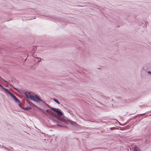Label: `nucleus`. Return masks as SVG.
<instances>
[{"label":"nucleus","instance_id":"f257e3e1","mask_svg":"<svg viewBox=\"0 0 151 151\" xmlns=\"http://www.w3.org/2000/svg\"><path fill=\"white\" fill-rule=\"evenodd\" d=\"M26 96L30 100L38 102L41 101V100L36 95L32 94L30 93L27 92L25 93Z\"/></svg>","mask_w":151,"mask_h":151},{"label":"nucleus","instance_id":"f03ea898","mask_svg":"<svg viewBox=\"0 0 151 151\" xmlns=\"http://www.w3.org/2000/svg\"><path fill=\"white\" fill-rule=\"evenodd\" d=\"M0 86L5 91L6 93H8L10 96L14 99V100L16 102H19V101L16 98V97L11 93L8 89L4 88L2 85L0 84Z\"/></svg>","mask_w":151,"mask_h":151},{"label":"nucleus","instance_id":"7ed1b4c3","mask_svg":"<svg viewBox=\"0 0 151 151\" xmlns=\"http://www.w3.org/2000/svg\"><path fill=\"white\" fill-rule=\"evenodd\" d=\"M53 111L57 113L58 116H61L63 115L62 112L58 109H56L52 107L50 108Z\"/></svg>","mask_w":151,"mask_h":151},{"label":"nucleus","instance_id":"20e7f679","mask_svg":"<svg viewBox=\"0 0 151 151\" xmlns=\"http://www.w3.org/2000/svg\"><path fill=\"white\" fill-rule=\"evenodd\" d=\"M37 47L35 46H34L33 47V48L32 50V52H35V51L36 50Z\"/></svg>","mask_w":151,"mask_h":151},{"label":"nucleus","instance_id":"39448f33","mask_svg":"<svg viewBox=\"0 0 151 151\" xmlns=\"http://www.w3.org/2000/svg\"><path fill=\"white\" fill-rule=\"evenodd\" d=\"M53 100L55 101V102L56 103H57V104H60V102L58 101L57 100H56V99H53Z\"/></svg>","mask_w":151,"mask_h":151},{"label":"nucleus","instance_id":"423d86ee","mask_svg":"<svg viewBox=\"0 0 151 151\" xmlns=\"http://www.w3.org/2000/svg\"><path fill=\"white\" fill-rule=\"evenodd\" d=\"M32 109L31 107H27L25 108V110H30L31 109Z\"/></svg>","mask_w":151,"mask_h":151},{"label":"nucleus","instance_id":"0eeeda50","mask_svg":"<svg viewBox=\"0 0 151 151\" xmlns=\"http://www.w3.org/2000/svg\"><path fill=\"white\" fill-rule=\"evenodd\" d=\"M148 73L151 75V71H148Z\"/></svg>","mask_w":151,"mask_h":151},{"label":"nucleus","instance_id":"6e6552de","mask_svg":"<svg viewBox=\"0 0 151 151\" xmlns=\"http://www.w3.org/2000/svg\"><path fill=\"white\" fill-rule=\"evenodd\" d=\"M19 105L20 106V107H22L21 105V104H19Z\"/></svg>","mask_w":151,"mask_h":151}]
</instances>
